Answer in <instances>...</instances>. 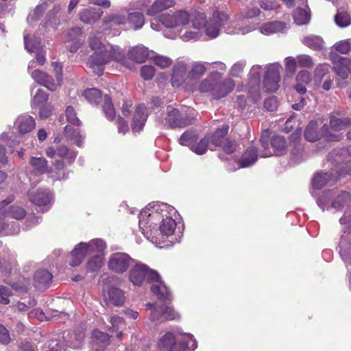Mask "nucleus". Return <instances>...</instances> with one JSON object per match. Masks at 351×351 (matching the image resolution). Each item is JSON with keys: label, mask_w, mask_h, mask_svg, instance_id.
<instances>
[{"label": "nucleus", "mask_w": 351, "mask_h": 351, "mask_svg": "<svg viewBox=\"0 0 351 351\" xmlns=\"http://www.w3.org/2000/svg\"><path fill=\"white\" fill-rule=\"evenodd\" d=\"M176 213V209L166 203H149L138 215L142 234L158 247L173 245L178 241L174 238L177 225L173 219Z\"/></svg>", "instance_id": "f257e3e1"}, {"label": "nucleus", "mask_w": 351, "mask_h": 351, "mask_svg": "<svg viewBox=\"0 0 351 351\" xmlns=\"http://www.w3.org/2000/svg\"><path fill=\"white\" fill-rule=\"evenodd\" d=\"M23 37L25 49L30 53H36V60H32L29 62L28 73L36 83L45 86L50 90H56L57 84L51 76L38 69L33 70L37 64L42 66L46 61L40 38L36 36L34 34L32 36L28 29L25 30Z\"/></svg>", "instance_id": "f03ea898"}, {"label": "nucleus", "mask_w": 351, "mask_h": 351, "mask_svg": "<svg viewBox=\"0 0 351 351\" xmlns=\"http://www.w3.org/2000/svg\"><path fill=\"white\" fill-rule=\"evenodd\" d=\"M129 280L134 286H143L145 282L151 284V290L160 299L169 300L171 293L161 280L159 274L146 265L136 263L129 273Z\"/></svg>", "instance_id": "7ed1b4c3"}, {"label": "nucleus", "mask_w": 351, "mask_h": 351, "mask_svg": "<svg viewBox=\"0 0 351 351\" xmlns=\"http://www.w3.org/2000/svg\"><path fill=\"white\" fill-rule=\"evenodd\" d=\"M235 83L231 78L222 80V73L212 71L204 79L202 80L196 86H189L188 93L199 92L209 93L214 99H219L232 92Z\"/></svg>", "instance_id": "20e7f679"}, {"label": "nucleus", "mask_w": 351, "mask_h": 351, "mask_svg": "<svg viewBox=\"0 0 351 351\" xmlns=\"http://www.w3.org/2000/svg\"><path fill=\"white\" fill-rule=\"evenodd\" d=\"M160 22L165 27L173 29V34L166 37L175 38L179 36L183 41L198 40L201 38L199 31L191 29L187 25L190 21L189 13L185 10H177L172 13H167L160 16Z\"/></svg>", "instance_id": "39448f33"}, {"label": "nucleus", "mask_w": 351, "mask_h": 351, "mask_svg": "<svg viewBox=\"0 0 351 351\" xmlns=\"http://www.w3.org/2000/svg\"><path fill=\"white\" fill-rule=\"evenodd\" d=\"M228 20V15L223 12L215 11L207 20L204 13H197L191 19L192 27L194 31H199L202 36V29L209 38H215L219 35L221 26Z\"/></svg>", "instance_id": "423d86ee"}, {"label": "nucleus", "mask_w": 351, "mask_h": 351, "mask_svg": "<svg viewBox=\"0 0 351 351\" xmlns=\"http://www.w3.org/2000/svg\"><path fill=\"white\" fill-rule=\"evenodd\" d=\"M157 348L160 351H193L197 348V342L191 333H178L176 336L167 332L158 341Z\"/></svg>", "instance_id": "0eeeda50"}, {"label": "nucleus", "mask_w": 351, "mask_h": 351, "mask_svg": "<svg viewBox=\"0 0 351 351\" xmlns=\"http://www.w3.org/2000/svg\"><path fill=\"white\" fill-rule=\"evenodd\" d=\"M101 33H91L89 36V47L94 51L88 61V66L97 75L104 73V66L110 59L108 49L101 41Z\"/></svg>", "instance_id": "6e6552de"}, {"label": "nucleus", "mask_w": 351, "mask_h": 351, "mask_svg": "<svg viewBox=\"0 0 351 351\" xmlns=\"http://www.w3.org/2000/svg\"><path fill=\"white\" fill-rule=\"evenodd\" d=\"M317 204L323 211L348 208L351 207V193L335 189L326 190L318 197Z\"/></svg>", "instance_id": "1a4fd4ad"}, {"label": "nucleus", "mask_w": 351, "mask_h": 351, "mask_svg": "<svg viewBox=\"0 0 351 351\" xmlns=\"http://www.w3.org/2000/svg\"><path fill=\"white\" fill-rule=\"evenodd\" d=\"M14 199L13 196H10L0 202V233L3 232H5V234L19 233V228L16 223H14L10 228L5 220L9 217L19 220L26 215V211L23 207L16 204L10 205Z\"/></svg>", "instance_id": "9d476101"}, {"label": "nucleus", "mask_w": 351, "mask_h": 351, "mask_svg": "<svg viewBox=\"0 0 351 351\" xmlns=\"http://www.w3.org/2000/svg\"><path fill=\"white\" fill-rule=\"evenodd\" d=\"M106 247V242L101 239H93L88 242H81L76 245L71 252L69 265L72 267L79 266L85 256L88 255L104 256Z\"/></svg>", "instance_id": "9b49d317"}, {"label": "nucleus", "mask_w": 351, "mask_h": 351, "mask_svg": "<svg viewBox=\"0 0 351 351\" xmlns=\"http://www.w3.org/2000/svg\"><path fill=\"white\" fill-rule=\"evenodd\" d=\"M197 115V112L191 108H176L168 106L165 114L160 119L161 123L169 125L171 128H184L192 124Z\"/></svg>", "instance_id": "f8f14e48"}, {"label": "nucleus", "mask_w": 351, "mask_h": 351, "mask_svg": "<svg viewBox=\"0 0 351 351\" xmlns=\"http://www.w3.org/2000/svg\"><path fill=\"white\" fill-rule=\"evenodd\" d=\"M146 308L151 311L149 319L154 322L180 320L181 317L180 313L171 305L147 303Z\"/></svg>", "instance_id": "ddd939ff"}, {"label": "nucleus", "mask_w": 351, "mask_h": 351, "mask_svg": "<svg viewBox=\"0 0 351 351\" xmlns=\"http://www.w3.org/2000/svg\"><path fill=\"white\" fill-rule=\"evenodd\" d=\"M134 262V261L128 254L115 252L109 256L107 265L111 271L121 274L127 271Z\"/></svg>", "instance_id": "4468645a"}, {"label": "nucleus", "mask_w": 351, "mask_h": 351, "mask_svg": "<svg viewBox=\"0 0 351 351\" xmlns=\"http://www.w3.org/2000/svg\"><path fill=\"white\" fill-rule=\"evenodd\" d=\"M281 69L282 66L276 62L267 66L263 80V86L267 92L273 93L278 89Z\"/></svg>", "instance_id": "2eb2a0df"}, {"label": "nucleus", "mask_w": 351, "mask_h": 351, "mask_svg": "<svg viewBox=\"0 0 351 351\" xmlns=\"http://www.w3.org/2000/svg\"><path fill=\"white\" fill-rule=\"evenodd\" d=\"M28 197L29 200L43 212L48 211L53 202V195L49 190L29 191Z\"/></svg>", "instance_id": "dca6fc26"}, {"label": "nucleus", "mask_w": 351, "mask_h": 351, "mask_svg": "<svg viewBox=\"0 0 351 351\" xmlns=\"http://www.w3.org/2000/svg\"><path fill=\"white\" fill-rule=\"evenodd\" d=\"M33 168V172L27 174L29 182L32 185H36L41 180V176L50 172L48 169V162L43 157H31L29 162Z\"/></svg>", "instance_id": "f3484780"}, {"label": "nucleus", "mask_w": 351, "mask_h": 351, "mask_svg": "<svg viewBox=\"0 0 351 351\" xmlns=\"http://www.w3.org/2000/svg\"><path fill=\"white\" fill-rule=\"evenodd\" d=\"M256 27V23L239 15L235 21L226 27L225 31L228 34L245 35L255 30Z\"/></svg>", "instance_id": "a211bd4d"}, {"label": "nucleus", "mask_w": 351, "mask_h": 351, "mask_svg": "<svg viewBox=\"0 0 351 351\" xmlns=\"http://www.w3.org/2000/svg\"><path fill=\"white\" fill-rule=\"evenodd\" d=\"M330 60L336 75L343 80H346L349 73H351V61L349 58L340 56L336 53H330Z\"/></svg>", "instance_id": "6ab92c4d"}, {"label": "nucleus", "mask_w": 351, "mask_h": 351, "mask_svg": "<svg viewBox=\"0 0 351 351\" xmlns=\"http://www.w3.org/2000/svg\"><path fill=\"white\" fill-rule=\"evenodd\" d=\"M187 64L184 62H178L172 69L171 84L174 88H182L186 91L188 80Z\"/></svg>", "instance_id": "aec40b11"}, {"label": "nucleus", "mask_w": 351, "mask_h": 351, "mask_svg": "<svg viewBox=\"0 0 351 351\" xmlns=\"http://www.w3.org/2000/svg\"><path fill=\"white\" fill-rule=\"evenodd\" d=\"M208 63L195 62L191 65L190 69H187L188 80L186 85V92H188L189 86H196L201 81L200 79L204 75L207 71L206 64Z\"/></svg>", "instance_id": "412c9836"}, {"label": "nucleus", "mask_w": 351, "mask_h": 351, "mask_svg": "<svg viewBox=\"0 0 351 351\" xmlns=\"http://www.w3.org/2000/svg\"><path fill=\"white\" fill-rule=\"evenodd\" d=\"M60 10L61 7L59 4L54 5L40 25L44 28L56 29L62 21L60 14Z\"/></svg>", "instance_id": "4be33fe9"}, {"label": "nucleus", "mask_w": 351, "mask_h": 351, "mask_svg": "<svg viewBox=\"0 0 351 351\" xmlns=\"http://www.w3.org/2000/svg\"><path fill=\"white\" fill-rule=\"evenodd\" d=\"M104 12L99 8H88L80 10L78 13L81 22L87 25L94 24L103 15Z\"/></svg>", "instance_id": "5701e85b"}, {"label": "nucleus", "mask_w": 351, "mask_h": 351, "mask_svg": "<svg viewBox=\"0 0 351 351\" xmlns=\"http://www.w3.org/2000/svg\"><path fill=\"white\" fill-rule=\"evenodd\" d=\"M81 36L82 29L79 27H73L67 32L65 44L71 52L77 51L82 45Z\"/></svg>", "instance_id": "b1692460"}, {"label": "nucleus", "mask_w": 351, "mask_h": 351, "mask_svg": "<svg viewBox=\"0 0 351 351\" xmlns=\"http://www.w3.org/2000/svg\"><path fill=\"white\" fill-rule=\"evenodd\" d=\"M14 126L19 133L27 134L34 129L35 119L27 114H23L17 117L14 122Z\"/></svg>", "instance_id": "393cba45"}, {"label": "nucleus", "mask_w": 351, "mask_h": 351, "mask_svg": "<svg viewBox=\"0 0 351 351\" xmlns=\"http://www.w3.org/2000/svg\"><path fill=\"white\" fill-rule=\"evenodd\" d=\"M148 117L147 110L144 104H139L135 110L132 120L133 132H139L143 128Z\"/></svg>", "instance_id": "a878e982"}, {"label": "nucleus", "mask_w": 351, "mask_h": 351, "mask_svg": "<svg viewBox=\"0 0 351 351\" xmlns=\"http://www.w3.org/2000/svg\"><path fill=\"white\" fill-rule=\"evenodd\" d=\"M92 339L93 348L96 351H104V348L110 344V336L106 332L95 330L92 333Z\"/></svg>", "instance_id": "bb28decb"}, {"label": "nucleus", "mask_w": 351, "mask_h": 351, "mask_svg": "<svg viewBox=\"0 0 351 351\" xmlns=\"http://www.w3.org/2000/svg\"><path fill=\"white\" fill-rule=\"evenodd\" d=\"M286 29L287 24L278 21L265 23L259 27L260 32L264 35L283 32Z\"/></svg>", "instance_id": "cd10ccee"}, {"label": "nucleus", "mask_w": 351, "mask_h": 351, "mask_svg": "<svg viewBox=\"0 0 351 351\" xmlns=\"http://www.w3.org/2000/svg\"><path fill=\"white\" fill-rule=\"evenodd\" d=\"M271 145L274 149V153H271V152H265L261 155V157L267 158L271 156L272 155L280 156L283 154L287 147L285 139L284 137L280 136L273 137L271 141Z\"/></svg>", "instance_id": "c85d7f7f"}, {"label": "nucleus", "mask_w": 351, "mask_h": 351, "mask_svg": "<svg viewBox=\"0 0 351 351\" xmlns=\"http://www.w3.org/2000/svg\"><path fill=\"white\" fill-rule=\"evenodd\" d=\"M128 57L137 63H143L148 58L149 53L148 49L143 45H137L128 51Z\"/></svg>", "instance_id": "c756f323"}, {"label": "nucleus", "mask_w": 351, "mask_h": 351, "mask_svg": "<svg viewBox=\"0 0 351 351\" xmlns=\"http://www.w3.org/2000/svg\"><path fill=\"white\" fill-rule=\"evenodd\" d=\"M52 279V274L46 269L38 270L34 276L35 286L40 289H44L49 287Z\"/></svg>", "instance_id": "7c9ffc66"}, {"label": "nucleus", "mask_w": 351, "mask_h": 351, "mask_svg": "<svg viewBox=\"0 0 351 351\" xmlns=\"http://www.w3.org/2000/svg\"><path fill=\"white\" fill-rule=\"evenodd\" d=\"M175 5L174 0H156L147 9V14L149 16H154L162 12Z\"/></svg>", "instance_id": "2f4dec72"}, {"label": "nucleus", "mask_w": 351, "mask_h": 351, "mask_svg": "<svg viewBox=\"0 0 351 351\" xmlns=\"http://www.w3.org/2000/svg\"><path fill=\"white\" fill-rule=\"evenodd\" d=\"M258 158L257 149L254 147H249L239 161V167L246 168L252 165Z\"/></svg>", "instance_id": "473e14b6"}, {"label": "nucleus", "mask_w": 351, "mask_h": 351, "mask_svg": "<svg viewBox=\"0 0 351 351\" xmlns=\"http://www.w3.org/2000/svg\"><path fill=\"white\" fill-rule=\"evenodd\" d=\"M301 131L298 130L293 132L290 137L291 142L294 145L295 147L291 151V160L295 162H300L302 160L303 149L300 145H297V141L300 139Z\"/></svg>", "instance_id": "72a5a7b5"}, {"label": "nucleus", "mask_w": 351, "mask_h": 351, "mask_svg": "<svg viewBox=\"0 0 351 351\" xmlns=\"http://www.w3.org/2000/svg\"><path fill=\"white\" fill-rule=\"evenodd\" d=\"M351 125V119L335 114L330 116V126L334 131H340Z\"/></svg>", "instance_id": "f704fd0d"}, {"label": "nucleus", "mask_w": 351, "mask_h": 351, "mask_svg": "<svg viewBox=\"0 0 351 351\" xmlns=\"http://www.w3.org/2000/svg\"><path fill=\"white\" fill-rule=\"evenodd\" d=\"M64 136L68 141L81 147L84 143V136L80 134L79 130L73 129L70 126H66L64 129Z\"/></svg>", "instance_id": "c9c22d12"}, {"label": "nucleus", "mask_w": 351, "mask_h": 351, "mask_svg": "<svg viewBox=\"0 0 351 351\" xmlns=\"http://www.w3.org/2000/svg\"><path fill=\"white\" fill-rule=\"evenodd\" d=\"M49 8V3L47 1H42L39 3L34 10H32L27 18V21L29 25H35L44 12Z\"/></svg>", "instance_id": "e433bc0d"}, {"label": "nucleus", "mask_w": 351, "mask_h": 351, "mask_svg": "<svg viewBox=\"0 0 351 351\" xmlns=\"http://www.w3.org/2000/svg\"><path fill=\"white\" fill-rule=\"evenodd\" d=\"M330 76V66L326 64H319L314 72L313 80L315 86H320L322 81Z\"/></svg>", "instance_id": "4c0bfd02"}, {"label": "nucleus", "mask_w": 351, "mask_h": 351, "mask_svg": "<svg viewBox=\"0 0 351 351\" xmlns=\"http://www.w3.org/2000/svg\"><path fill=\"white\" fill-rule=\"evenodd\" d=\"M104 256L93 255L91 256L86 264L87 272H98L104 265Z\"/></svg>", "instance_id": "58836bf2"}, {"label": "nucleus", "mask_w": 351, "mask_h": 351, "mask_svg": "<svg viewBox=\"0 0 351 351\" xmlns=\"http://www.w3.org/2000/svg\"><path fill=\"white\" fill-rule=\"evenodd\" d=\"M108 295L109 302L114 306H122L125 302V298L124 293L118 288H110L108 290Z\"/></svg>", "instance_id": "ea45409f"}, {"label": "nucleus", "mask_w": 351, "mask_h": 351, "mask_svg": "<svg viewBox=\"0 0 351 351\" xmlns=\"http://www.w3.org/2000/svg\"><path fill=\"white\" fill-rule=\"evenodd\" d=\"M228 126L226 125H223L221 128L216 130L213 135H209L210 145L215 147H219L222 145L224 138L228 134Z\"/></svg>", "instance_id": "a19ab883"}, {"label": "nucleus", "mask_w": 351, "mask_h": 351, "mask_svg": "<svg viewBox=\"0 0 351 351\" xmlns=\"http://www.w3.org/2000/svg\"><path fill=\"white\" fill-rule=\"evenodd\" d=\"M302 43L313 50H321L324 47V40L319 36L310 35L302 39Z\"/></svg>", "instance_id": "79ce46f5"}, {"label": "nucleus", "mask_w": 351, "mask_h": 351, "mask_svg": "<svg viewBox=\"0 0 351 351\" xmlns=\"http://www.w3.org/2000/svg\"><path fill=\"white\" fill-rule=\"evenodd\" d=\"M311 19V15L307 6L304 8H298L293 13V19L298 25L307 24Z\"/></svg>", "instance_id": "37998d69"}, {"label": "nucleus", "mask_w": 351, "mask_h": 351, "mask_svg": "<svg viewBox=\"0 0 351 351\" xmlns=\"http://www.w3.org/2000/svg\"><path fill=\"white\" fill-rule=\"evenodd\" d=\"M108 53H110V57L109 62L113 60L122 65L128 66L127 60L125 57V53L119 47L112 46L110 49H108Z\"/></svg>", "instance_id": "c03bdc74"}, {"label": "nucleus", "mask_w": 351, "mask_h": 351, "mask_svg": "<svg viewBox=\"0 0 351 351\" xmlns=\"http://www.w3.org/2000/svg\"><path fill=\"white\" fill-rule=\"evenodd\" d=\"M128 23L130 25V27L135 30L141 29L145 23L144 16L138 12L129 13Z\"/></svg>", "instance_id": "a18cd8bd"}, {"label": "nucleus", "mask_w": 351, "mask_h": 351, "mask_svg": "<svg viewBox=\"0 0 351 351\" xmlns=\"http://www.w3.org/2000/svg\"><path fill=\"white\" fill-rule=\"evenodd\" d=\"M331 179V175L328 173H317L312 180V185L315 189H320Z\"/></svg>", "instance_id": "49530a36"}, {"label": "nucleus", "mask_w": 351, "mask_h": 351, "mask_svg": "<svg viewBox=\"0 0 351 351\" xmlns=\"http://www.w3.org/2000/svg\"><path fill=\"white\" fill-rule=\"evenodd\" d=\"M210 145L209 135H206L204 138L201 139L199 142L195 143L191 147V151L198 155H202L205 154L208 149V147Z\"/></svg>", "instance_id": "de8ad7c7"}, {"label": "nucleus", "mask_w": 351, "mask_h": 351, "mask_svg": "<svg viewBox=\"0 0 351 351\" xmlns=\"http://www.w3.org/2000/svg\"><path fill=\"white\" fill-rule=\"evenodd\" d=\"M43 351H64V338L59 337L48 341L43 346Z\"/></svg>", "instance_id": "09e8293b"}, {"label": "nucleus", "mask_w": 351, "mask_h": 351, "mask_svg": "<svg viewBox=\"0 0 351 351\" xmlns=\"http://www.w3.org/2000/svg\"><path fill=\"white\" fill-rule=\"evenodd\" d=\"M320 134L317 132V124L315 121H311L304 132L306 140L315 142L319 139Z\"/></svg>", "instance_id": "8fccbe9b"}, {"label": "nucleus", "mask_w": 351, "mask_h": 351, "mask_svg": "<svg viewBox=\"0 0 351 351\" xmlns=\"http://www.w3.org/2000/svg\"><path fill=\"white\" fill-rule=\"evenodd\" d=\"M103 112L106 116V117L109 121H112L115 118V110L114 109L113 105L112 104V101L110 97L108 95H106L104 97V104L103 105Z\"/></svg>", "instance_id": "3c124183"}, {"label": "nucleus", "mask_w": 351, "mask_h": 351, "mask_svg": "<svg viewBox=\"0 0 351 351\" xmlns=\"http://www.w3.org/2000/svg\"><path fill=\"white\" fill-rule=\"evenodd\" d=\"M85 99L90 104H97L101 96V91L95 88H88L83 93Z\"/></svg>", "instance_id": "603ef678"}, {"label": "nucleus", "mask_w": 351, "mask_h": 351, "mask_svg": "<svg viewBox=\"0 0 351 351\" xmlns=\"http://www.w3.org/2000/svg\"><path fill=\"white\" fill-rule=\"evenodd\" d=\"M48 99V94L43 90L38 88L32 101V107L36 108L45 104Z\"/></svg>", "instance_id": "864d4df0"}, {"label": "nucleus", "mask_w": 351, "mask_h": 351, "mask_svg": "<svg viewBox=\"0 0 351 351\" xmlns=\"http://www.w3.org/2000/svg\"><path fill=\"white\" fill-rule=\"evenodd\" d=\"M284 62L286 75L291 77L295 72L296 66L298 64L296 58L291 56L287 57Z\"/></svg>", "instance_id": "5fc2aeb1"}, {"label": "nucleus", "mask_w": 351, "mask_h": 351, "mask_svg": "<svg viewBox=\"0 0 351 351\" xmlns=\"http://www.w3.org/2000/svg\"><path fill=\"white\" fill-rule=\"evenodd\" d=\"M336 24L340 27H346L351 23L350 15L345 12H338L335 18Z\"/></svg>", "instance_id": "6e6d98bb"}, {"label": "nucleus", "mask_w": 351, "mask_h": 351, "mask_svg": "<svg viewBox=\"0 0 351 351\" xmlns=\"http://www.w3.org/2000/svg\"><path fill=\"white\" fill-rule=\"evenodd\" d=\"M196 137L195 134L190 132H185L179 139L180 144L184 146H188L191 149L193 146Z\"/></svg>", "instance_id": "4d7b16f0"}, {"label": "nucleus", "mask_w": 351, "mask_h": 351, "mask_svg": "<svg viewBox=\"0 0 351 351\" xmlns=\"http://www.w3.org/2000/svg\"><path fill=\"white\" fill-rule=\"evenodd\" d=\"M71 171L69 169H63L56 172L50 170L49 172V177L53 181H64L69 178Z\"/></svg>", "instance_id": "13d9d810"}, {"label": "nucleus", "mask_w": 351, "mask_h": 351, "mask_svg": "<svg viewBox=\"0 0 351 351\" xmlns=\"http://www.w3.org/2000/svg\"><path fill=\"white\" fill-rule=\"evenodd\" d=\"M65 114L66 117L67 121L74 125H80L81 124L80 120L77 117L76 112L74 108L69 106L65 110Z\"/></svg>", "instance_id": "bf43d9fd"}, {"label": "nucleus", "mask_w": 351, "mask_h": 351, "mask_svg": "<svg viewBox=\"0 0 351 351\" xmlns=\"http://www.w3.org/2000/svg\"><path fill=\"white\" fill-rule=\"evenodd\" d=\"M152 59L153 62L160 69L167 68L172 63L171 58L164 56L157 55L152 58Z\"/></svg>", "instance_id": "052dcab7"}, {"label": "nucleus", "mask_w": 351, "mask_h": 351, "mask_svg": "<svg viewBox=\"0 0 351 351\" xmlns=\"http://www.w3.org/2000/svg\"><path fill=\"white\" fill-rule=\"evenodd\" d=\"M104 22H112L115 25H125L128 23V16L123 14H112L105 17Z\"/></svg>", "instance_id": "680f3d73"}, {"label": "nucleus", "mask_w": 351, "mask_h": 351, "mask_svg": "<svg viewBox=\"0 0 351 351\" xmlns=\"http://www.w3.org/2000/svg\"><path fill=\"white\" fill-rule=\"evenodd\" d=\"M110 322L111 326L109 328V330H112L114 332H117L123 326H125V320L118 315L111 316Z\"/></svg>", "instance_id": "e2e57ef3"}, {"label": "nucleus", "mask_w": 351, "mask_h": 351, "mask_svg": "<svg viewBox=\"0 0 351 351\" xmlns=\"http://www.w3.org/2000/svg\"><path fill=\"white\" fill-rule=\"evenodd\" d=\"M296 60L298 66L302 68H311L314 64L313 59L308 55H299L296 57Z\"/></svg>", "instance_id": "0e129e2a"}, {"label": "nucleus", "mask_w": 351, "mask_h": 351, "mask_svg": "<svg viewBox=\"0 0 351 351\" xmlns=\"http://www.w3.org/2000/svg\"><path fill=\"white\" fill-rule=\"evenodd\" d=\"M259 5L265 11L276 10L280 8L277 0H261L259 1Z\"/></svg>", "instance_id": "69168bd1"}, {"label": "nucleus", "mask_w": 351, "mask_h": 351, "mask_svg": "<svg viewBox=\"0 0 351 351\" xmlns=\"http://www.w3.org/2000/svg\"><path fill=\"white\" fill-rule=\"evenodd\" d=\"M334 47L337 51L343 54H347L351 50V43L349 40H341L337 43Z\"/></svg>", "instance_id": "338daca9"}, {"label": "nucleus", "mask_w": 351, "mask_h": 351, "mask_svg": "<svg viewBox=\"0 0 351 351\" xmlns=\"http://www.w3.org/2000/svg\"><path fill=\"white\" fill-rule=\"evenodd\" d=\"M261 14V10L257 7L247 8L241 14L242 17L246 19H250L260 16Z\"/></svg>", "instance_id": "774afa93"}]
</instances>
